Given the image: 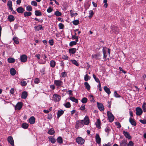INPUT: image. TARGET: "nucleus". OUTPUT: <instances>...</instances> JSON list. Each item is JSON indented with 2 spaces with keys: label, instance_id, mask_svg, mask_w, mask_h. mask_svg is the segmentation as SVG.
<instances>
[{
  "label": "nucleus",
  "instance_id": "1",
  "mask_svg": "<svg viewBox=\"0 0 146 146\" xmlns=\"http://www.w3.org/2000/svg\"><path fill=\"white\" fill-rule=\"evenodd\" d=\"M103 52L104 54L103 58L106 59L108 53L109 56H110V50L109 48H107L106 47L104 48H103Z\"/></svg>",
  "mask_w": 146,
  "mask_h": 146
},
{
  "label": "nucleus",
  "instance_id": "2",
  "mask_svg": "<svg viewBox=\"0 0 146 146\" xmlns=\"http://www.w3.org/2000/svg\"><path fill=\"white\" fill-rule=\"evenodd\" d=\"M61 99L60 96L56 94H54L53 95L52 100L55 102H59Z\"/></svg>",
  "mask_w": 146,
  "mask_h": 146
},
{
  "label": "nucleus",
  "instance_id": "3",
  "mask_svg": "<svg viewBox=\"0 0 146 146\" xmlns=\"http://www.w3.org/2000/svg\"><path fill=\"white\" fill-rule=\"evenodd\" d=\"M84 125L83 120H82L80 121H78L76 123L75 127L76 129H78L80 127H82Z\"/></svg>",
  "mask_w": 146,
  "mask_h": 146
},
{
  "label": "nucleus",
  "instance_id": "4",
  "mask_svg": "<svg viewBox=\"0 0 146 146\" xmlns=\"http://www.w3.org/2000/svg\"><path fill=\"white\" fill-rule=\"evenodd\" d=\"M54 84L57 88H59L63 84V82L60 80H55L54 81Z\"/></svg>",
  "mask_w": 146,
  "mask_h": 146
},
{
  "label": "nucleus",
  "instance_id": "5",
  "mask_svg": "<svg viewBox=\"0 0 146 146\" xmlns=\"http://www.w3.org/2000/svg\"><path fill=\"white\" fill-rule=\"evenodd\" d=\"M107 114L109 121L110 122H112L114 120V116L111 113L110 111H108L107 112Z\"/></svg>",
  "mask_w": 146,
  "mask_h": 146
},
{
  "label": "nucleus",
  "instance_id": "6",
  "mask_svg": "<svg viewBox=\"0 0 146 146\" xmlns=\"http://www.w3.org/2000/svg\"><path fill=\"white\" fill-rule=\"evenodd\" d=\"M76 141L79 144L82 145L84 143L85 140L81 137H78L76 139Z\"/></svg>",
  "mask_w": 146,
  "mask_h": 146
},
{
  "label": "nucleus",
  "instance_id": "7",
  "mask_svg": "<svg viewBox=\"0 0 146 146\" xmlns=\"http://www.w3.org/2000/svg\"><path fill=\"white\" fill-rule=\"evenodd\" d=\"M23 106V103L22 102H18L15 106V110H20Z\"/></svg>",
  "mask_w": 146,
  "mask_h": 146
},
{
  "label": "nucleus",
  "instance_id": "8",
  "mask_svg": "<svg viewBox=\"0 0 146 146\" xmlns=\"http://www.w3.org/2000/svg\"><path fill=\"white\" fill-rule=\"evenodd\" d=\"M97 107L100 111H103L104 110V107L102 103L97 102Z\"/></svg>",
  "mask_w": 146,
  "mask_h": 146
},
{
  "label": "nucleus",
  "instance_id": "9",
  "mask_svg": "<svg viewBox=\"0 0 146 146\" xmlns=\"http://www.w3.org/2000/svg\"><path fill=\"white\" fill-rule=\"evenodd\" d=\"M92 56L93 58L96 60H100L101 59V55L99 53L95 54L92 55Z\"/></svg>",
  "mask_w": 146,
  "mask_h": 146
},
{
  "label": "nucleus",
  "instance_id": "10",
  "mask_svg": "<svg viewBox=\"0 0 146 146\" xmlns=\"http://www.w3.org/2000/svg\"><path fill=\"white\" fill-rule=\"evenodd\" d=\"M136 114L137 115H141L143 113L142 109L139 107H137L136 109Z\"/></svg>",
  "mask_w": 146,
  "mask_h": 146
},
{
  "label": "nucleus",
  "instance_id": "11",
  "mask_svg": "<svg viewBox=\"0 0 146 146\" xmlns=\"http://www.w3.org/2000/svg\"><path fill=\"white\" fill-rule=\"evenodd\" d=\"M20 58L21 61L23 62H25L27 60V57L25 54H23L21 56Z\"/></svg>",
  "mask_w": 146,
  "mask_h": 146
},
{
  "label": "nucleus",
  "instance_id": "12",
  "mask_svg": "<svg viewBox=\"0 0 146 146\" xmlns=\"http://www.w3.org/2000/svg\"><path fill=\"white\" fill-rule=\"evenodd\" d=\"M42 56L43 58V59L44 60H41L39 62V64H44L46 63V58H47V56L45 54H42Z\"/></svg>",
  "mask_w": 146,
  "mask_h": 146
},
{
  "label": "nucleus",
  "instance_id": "13",
  "mask_svg": "<svg viewBox=\"0 0 146 146\" xmlns=\"http://www.w3.org/2000/svg\"><path fill=\"white\" fill-rule=\"evenodd\" d=\"M8 142L12 145V146L14 145V141L13 137L11 136H9L8 137L7 139Z\"/></svg>",
  "mask_w": 146,
  "mask_h": 146
},
{
  "label": "nucleus",
  "instance_id": "14",
  "mask_svg": "<svg viewBox=\"0 0 146 146\" xmlns=\"http://www.w3.org/2000/svg\"><path fill=\"white\" fill-rule=\"evenodd\" d=\"M123 134L126 138L129 139H131V137L128 132L123 131Z\"/></svg>",
  "mask_w": 146,
  "mask_h": 146
},
{
  "label": "nucleus",
  "instance_id": "15",
  "mask_svg": "<svg viewBox=\"0 0 146 146\" xmlns=\"http://www.w3.org/2000/svg\"><path fill=\"white\" fill-rule=\"evenodd\" d=\"M127 140L125 139H123L120 142V146H126L127 143Z\"/></svg>",
  "mask_w": 146,
  "mask_h": 146
},
{
  "label": "nucleus",
  "instance_id": "16",
  "mask_svg": "<svg viewBox=\"0 0 146 146\" xmlns=\"http://www.w3.org/2000/svg\"><path fill=\"white\" fill-rule=\"evenodd\" d=\"M76 50L75 48H71L69 49V52L70 54H74L76 52Z\"/></svg>",
  "mask_w": 146,
  "mask_h": 146
},
{
  "label": "nucleus",
  "instance_id": "17",
  "mask_svg": "<svg viewBox=\"0 0 146 146\" xmlns=\"http://www.w3.org/2000/svg\"><path fill=\"white\" fill-rule=\"evenodd\" d=\"M28 95L27 92L26 91L23 92L22 94L21 98L23 99H25Z\"/></svg>",
  "mask_w": 146,
  "mask_h": 146
},
{
  "label": "nucleus",
  "instance_id": "18",
  "mask_svg": "<svg viewBox=\"0 0 146 146\" xmlns=\"http://www.w3.org/2000/svg\"><path fill=\"white\" fill-rule=\"evenodd\" d=\"M96 139L97 143L98 144H100L101 142V138L98 134H96Z\"/></svg>",
  "mask_w": 146,
  "mask_h": 146
},
{
  "label": "nucleus",
  "instance_id": "19",
  "mask_svg": "<svg viewBox=\"0 0 146 146\" xmlns=\"http://www.w3.org/2000/svg\"><path fill=\"white\" fill-rule=\"evenodd\" d=\"M7 6L9 7V9L12 11L13 10L12 3L11 1L9 0L8 1Z\"/></svg>",
  "mask_w": 146,
  "mask_h": 146
},
{
  "label": "nucleus",
  "instance_id": "20",
  "mask_svg": "<svg viewBox=\"0 0 146 146\" xmlns=\"http://www.w3.org/2000/svg\"><path fill=\"white\" fill-rule=\"evenodd\" d=\"M129 122L131 124L133 125L136 126V123L135 120L132 118L130 117L129 119Z\"/></svg>",
  "mask_w": 146,
  "mask_h": 146
},
{
  "label": "nucleus",
  "instance_id": "21",
  "mask_svg": "<svg viewBox=\"0 0 146 146\" xmlns=\"http://www.w3.org/2000/svg\"><path fill=\"white\" fill-rule=\"evenodd\" d=\"M10 74L12 76L15 75L16 73V71L13 68L10 69Z\"/></svg>",
  "mask_w": 146,
  "mask_h": 146
},
{
  "label": "nucleus",
  "instance_id": "22",
  "mask_svg": "<svg viewBox=\"0 0 146 146\" xmlns=\"http://www.w3.org/2000/svg\"><path fill=\"white\" fill-rule=\"evenodd\" d=\"M95 124L96 127L98 129L100 128L101 121L99 119H97V121L96 122Z\"/></svg>",
  "mask_w": 146,
  "mask_h": 146
},
{
  "label": "nucleus",
  "instance_id": "23",
  "mask_svg": "<svg viewBox=\"0 0 146 146\" xmlns=\"http://www.w3.org/2000/svg\"><path fill=\"white\" fill-rule=\"evenodd\" d=\"M113 32L116 34L118 32L119 29L117 26H114L112 29Z\"/></svg>",
  "mask_w": 146,
  "mask_h": 146
},
{
  "label": "nucleus",
  "instance_id": "24",
  "mask_svg": "<svg viewBox=\"0 0 146 146\" xmlns=\"http://www.w3.org/2000/svg\"><path fill=\"white\" fill-rule=\"evenodd\" d=\"M34 28L35 29V31H37L41 30L42 28V26L41 25H39L36 26Z\"/></svg>",
  "mask_w": 146,
  "mask_h": 146
},
{
  "label": "nucleus",
  "instance_id": "25",
  "mask_svg": "<svg viewBox=\"0 0 146 146\" xmlns=\"http://www.w3.org/2000/svg\"><path fill=\"white\" fill-rule=\"evenodd\" d=\"M24 9L22 7H20L17 9V12L19 13H22L24 11Z\"/></svg>",
  "mask_w": 146,
  "mask_h": 146
},
{
  "label": "nucleus",
  "instance_id": "26",
  "mask_svg": "<svg viewBox=\"0 0 146 146\" xmlns=\"http://www.w3.org/2000/svg\"><path fill=\"white\" fill-rule=\"evenodd\" d=\"M35 121V119L33 116L30 117L29 119V122L31 124H34Z\"/></svg>",
  "mask_w": 146,
  "mask_h": 146
},
{
  "label": "nucleus",
  "instance_id": "27",
  "mask_svg": "<svg viewBox=\"0 0 146 146\" xmlns=\"http://www.w3.org/2000/svg\"><path fill=\"white\" fill-rule=\"evenodd\" d=\"M89 122V118L88 117H86L84 119V121H83L84 124L88 125Z\"/></svg>",
  "mask_w": 146,
  "mask_h": 146
},
{
  "label": "nucleus",
  "instance_id": "28",
  "mask_svg": "<svg viewBox=\"0 0 146 146\" xmlns=\"http://www.w3.org/2000/svg\"><path fill=\"white\" fill-rule=\"evenodd\" d=\"M8 19L10 22H12L14 20L15 18L13 15H10L8 16Z\"/></svg>",
  "mask_w": 146,
  "mask_h": 146
},
{
  "label": "nucleus",
  "instance_id": "29",
  "mask_svg": "<svg viewBox=\"0 0 146 146\" xmlns=\"http://www.w3.org/2000/svg\"><path fill=\"white\" fill-rule=\"evenodd\" d=\"M64 113V111L63 110L58 111L57 113V118H59Z\"/></svg>",
  "mask_w": 146,
  "mask_h": 146
},
{
  "label": "nucleus",
  "instance_id": "30",
  "mask_svg": "<svg viewBox=\"0 0 146 146\" xmlns=\"http://www.w3.org/2000/svg\"><path fill=\"white\" fill-rule=\"evenodd\" d=\"M50 65L51 67L54 68L55 66L56 62L54 60H51L50 62Z\"/></svg>",
  "mask_w": 146,
  "mask_h": 146
},
{
  "label": "nucleus",
  "instance_id": "31",
  "mask_svg": "<svg viewBox=\"0 0 146 146\" xmlns=\"http://www.w3.org/2000/svg\"><path fill=\"white\" fill-rule=\"evenodd\" d=\"M104 89L105 92L107 93L108 95L110 94L111 93V92L110 89L107 86H104Z\"/></svg>",
  "mask_w": 146,
  "mask_h": 146
},
{
  "label": "nucleus",
  "instance_id": "32",
  "mask_svg": "<svg viewBox=\"0 0 146 146\" xmlns=\"http://www.w3.org/2000/svg\"><path fill=\"white\" fill-rule=\"evenodd\" d=\"M84 84L86 88L88 90H89L90 89V86L89 84L87 82L84 83Z\"/></svg>",
  "mask_w": 146,
  "mask_h": 146
},
{
  "label": "nucleus",
  "instance_id": "33",
  "mask_svg": "<svg viewBox=\"0 0 146 146\" xmlns=\"http://www.w3.org/2000/svg\"><path fill=\"white\" fill-rule=\"evenodd\" d=\"M8 62L9 63L14 62L15 61V59L13 58H9L7 59Z\"/></svg>",
  "mask_w": 146,
  "mask_h": 146
},
{
  "label": "nucleus",
  "instance_id": "34",
  "mask_svg": "<svg viewBox=\"0 0 146 146\" xmlns=\"http://www.w3.org/2000/svg\"><path fill=\"white\" fill-rule=\"evenodd\" d=\"M70 100H71L72 102H75L76 103H78V100L75 98L74 97H73L72 96L70 97Z\"/></svg>",
  "mask_w": 146,
  "mask_h": 146
},
{
  "label": "nucleus",
  "instance_id": "35",
  "mask_svg": "<svg viewBox=\"0 0 146 146\" xmlns=\"http://www.w3.org/2000/svg\"><path fill=\"white\" fill-rule=\"evenodd\" d=\"M49 140L50 141L51 143H54L56 142L55 139L54 138L52 137V136H50L48 137Z\"/></svg>",
  "mask_w": 146,
  "mask_h": 146
},
{
  "label": "nucleus",
  "instance_id": "36",
  "mask_svg": "<svg viewBox=\"0 0 146 146\" xmlns=\"http://www.w3.org/2000/svg\"><path fill=\"white\" fill-rule=\"evenodd\" d=\"M31 14V13L30 12H26L24 13V15L25 17L30 16Z\"/></svg>",
  "mask_w": 146,
  "mask_h": 146
},
{
  "label": "nucleus",
  "instance_id": "37",
  "mask_svg": "<svg viewBox=\"0 0 146 146\" xmlns=\"http://www.w3.org/2000/svg\"><path fill=\"white\" fill-rule=\"evenodd\" d=\"M57 141L59 143H62L63 142L62 138L60 137H58L57 139Z\"/></svg>",
  "mask_w": 146,
  "mask_h": 146
},
{
  "label": "nucleus",
  "instance_id": "38",
  "mask_svg": "<svg viewBox=\"0 0 146 146\" xmlns=\"http://www.w3.org/2000/svg\"><path fill=\"white\" fill-rule=\"evenodd\" d=\"M13 40H14L15 44H17L19 43V41L17 37L15 36L14 37H13Z\"/></svg>",
  "mask_w": 146,
  "mask_h": 146
},
{
  "label": "nucleus",
  "instance_id": "39",
  "mask_svg": "<svg viewBox=\"0 0 146 146\" xmlns=\"http://www.w3.org/2000/svg\"><path fill=\"white\" fill-rule=\"evenodd\" d=\"M35 15L36 16H40L42 15L41 12L38 11H35Z\"/></svg>",
  "mask_w": 146,
  "mask_h": 146
},
{
  "label": "nucleus",
  "instance_id": "40",
  "mask_svg": "<svg viewBox=\"0 0 146 146\" xmlns=\"http://www.w3.org/2000/svg\"><path fill=\"white\" fill-rule=\"evenodd\" d=\"M93 78L95 79V80L96 82L99 83H100L99 79L98 78H97L96 76L94 74H93Z\"/></svg>",
  "mask_w": 146,
  "mask_h": 146
},
{
  "label": "nucleus",
  "instance_id": "41",
  "mask_svg": "<svg viewBox=\"0 0 146 146\" xmlns=\"http://www.w3.org/2000/svg\"><path fill=\"white\" fill-rule=\"evenodd\" d=\"M54 131L52 128L51 129L48 131V133L51 135H53L54 133Z\"/></svg>",
  "mask_w": 146,
  "mask_h": 146
},
{
  "label": "nucleus",
  "instance_id": "42",
  "mask_svg": "<svg viewBox=\"0 0 146 146\" xmlns=\"http://www.w3.org/2000/svg\"><path fill=\"white\" fill-rule=\"evenodd\" d=\"M90 78V77L88 76L87 74H86L84 77V80L86 81H88Z\"/></svg>",
  "mask_w": 146,
  "mask_h": 146
},
{
  "label": "nucleus",
  "instance_id": "43",
  "mask_svg": "<svg viewBox=\"0 0 146 146\" xmlns=\"http://www.w3.org/2000/svg\"><path fill=\"white\" fill-rule=\"evenodd\" d=\"M54 15L56 16H60L62 14L59 11H57L55 12Z\"/></svg>",
  "mask_w": 146,
  "mask_h": 146
},
{
  "label": "nucleus",
  "instance_id": "44",
  "mask_svg": "<svg viewBox=\"0 0 146 146\" xmlns=\"http://www.w3.org/2000/svg\"><path fill=\"white\" fill-rule=\"evenodd\" d=\"M22 126L23 128L24 129H26L28 127L29 125L26 123H23Z\"/></svg>",
  "mask_w": 146,
  "mask_h": 146
},
{
  "label": "nucleus",
  "instance_id": "45",
  "mask_svg": "<svg viewBox=\"0 0 146 146\" xmlns=\"http://www.w3.org/2000/svg\"><path fill=\"white\" fill-rule=\"evenodd\" d=\"M64 106L67 108H69L71 106L69 102H68L65 104H64Z\"/></svg>",
  "mask_w": 146,
  "mask_h": 146
},
{
  "label": "nucleus",
  "instance_id": "46",
  "mask_svg": "<svg viewBox=\"0 0 146 146\" xmlns=\"http://www.w3.org/2000/svg\"><path fill=\"white\" fill-rule=\"evenodd\" d=\"M89 14L90 15L88 17L90 19L92 17L93 15H94V13L93 11L92 10H91L89 11Z\"/></svg>",
  "mask_w": 146,
  "mask_h": 146
},
{
  "label": "nucleus",
  "instance_id": "47",
  "mask_svg": "<svg viewBox=\"0 0 146 146\" xmlns=\"http://www.w3.org/2000/svg\"><path fill=\"white\" fill-rule=\"evenodd\" d=\"M87 101H88L87 99L86 98H85V97L83 98L81 100V102L83 103H84V104L86 103L87 102Z\"/></svg>",
  "mask_w": 146,
  "mask_h": 146
},
{
  "label": "nucleus",
  "instance_id": "48",
  "mask_svg": "<svg viewBox=\"0 0 146 146\" xmlns=\"http://www.w3.org/2000/svg\"><path fill=\"white\" fill-rule=\"evenodd\" d=\"M21 84L23 86H25L27 85V83L25 81L22 80L21 82Z\"/></svg>",
  "mask_w": 146,
  "mask_h": 146
},
{
  "label": "nucleus",
  "instance_id": "49",
  "mask_svg": "<svg viewBox=\"0 0 146 146\" xmlns=\"http://www.w3.org/2000/svg\"><path fill=\"white\" fill-rule=\"evenodd\" d=\"M146 103L145 102L143 103L142 106V108L143 111L145 112L146 111V108L145 107Z\"/></svg>",
  "mask_w": 146,
  "mask_h": 146
},
{
  "label": "nucleus",
  "instance_id": "50",
  "mask_svg": "<svg viewBox=\"0 0 146 146\" xmlns=\"http://www.w3.org/2000/svg\"><path fill=\"white\" fill-rule=\"evenodd\" d=\"M72 23L75 25H77L79 23V21L78 20H75L73 21Z\"/></svg>",
  "mask_w": 146,
  "mask_h": 146
},
{
  "label": "nucleus",
  "instance_id": "51",
  "mask_svg": "<svg viewBox=\"0 0 146 146\" xmlns=\"http://www.w3.org/2000/svg\"><path fill=\"white\" fill-rule=\"evenodd\" d=\"M72 63L76 65L77 66H78L79 65V64H78V62L75 60H71Z\"/></svg>",
  "mask_w": 146,
  "mask_h": 146
},
{
  "label": "nucleus",
  "instance_id": "52",
  "mask_svg": "<svg viewBox=\"0 0 146 146\" xmlns=\"http://www.w3.org/2000/svg\"><path fill=\"white\" fill-rule=\"evenodd\" d=\"M77 43L75 41H72L70 42L69 44V45L72 46L74 45H75Z\"/></svg>",
  "mask_w": 146,
  "mask_h": 146
},
{
  "label": "nucleus",
  "instance_id": "53",
  "mask_svg": "<svg viewBox=\"0 0 146 146\" xmlns=\"http://www.w3.org/2000/svg\"><path fill=\"white\" fill-rule=\"evenodd\" d=\"M114 96L116 98H120V96L117 93L116 91H115L114 93Z\"/></svg>",
  "mask_w": 146,
  "mask_h": 146
},
{
  "label": "nucleus",
  "instance_id": "54",
  "mask_svg": "<svg viewBox=\"0 0 146 146\" xmlns=\"http://www.w3.org/2000/svg\"><path fill=\"white\" fill-rule=\"evenodd\" d=\"M27 10L28 11H32V8L31 5H28L26 8Z\"/></svg>",
  "mask_w": 146,
  "mask_h": 146
},
{
  "label": "nucleus",
  "instance_id": "55",
  "mask_svg": "<svg viewBox=\"0 0 146 146\" xmlns=\"http://www.w3.org/2000/svg\"><path fill=\"white\" fill-rule=\"evenodd\" d=\"M59 28L60 29H62L64 28V25L62 23H60L58 24Z\"/></svg>",
  "mask_w": 146,
  "mask_h": 146
},
{
  "label": "nucleus",
  "instance_id": "56",
  "mask_svg": "<svg viewBox=\"0 0 146 146\" xmlns=\"http://www.w3.org/2000/svg\"><path fill=\"white\" fill-rule=\"evenodd\" d=\"M31 5H33L35 6H37V3L35 1H32L31 2Z\"/></svg>",
  "mask_w": 146,
  "mask_h": 146
},
{
  "label": "nucleus",
  "instance_id": "57",
  "mask_svg": "<svg viewBox=\"0 0 146 146\" xmlns=\"http://www.w3.org/2000/svg\"><path fill=\"white\" fill-rule=\"evenodd\" d=\"M104 3L105 4L104 5V6L105 8H107L108 7V4L107 3V0H104L103 1Z\"/></svg>",
  "mask_w": 146,
  "mask_h": 146
},
{
  "label": "nucleus",
  "instance_id": "58",
  "mask_svg": "<svg viewBox=\"0 0 146 146\" xmlns=\"http://www.w3.org/2000/svg\"><path fill=\"white\" fill-rule=\"evenodd\" d=\"M127 145V146H133L134 143L132 141H131L129 142Z\"/></svg>",
  "mask_w": 146,
  "mask_h": 146
},
{
  "label": "nucleus",
  "instance_id": "59",
  "mask_svg": "<svg viewBox=\"0 0 146 146\" xmlns=\"http://www.w3.org/2000/svg\"><path fill=\"white\" fill-rule=\"evenodd\" d=\"M61 75L63 77H65L67 76V73L65 72H63L61 73Z\"/></svg>",
  "mask_w": 146,
  "mask_h": 146
},
{
  "label": "nucleus",
  "instance_id": "60",
  "mask_svg": "<svg viewBox=\"0 0 146 146\" xmlns=\"http://www.w3.org/2000/svg\"><path fill=\"white\" fill-rule=\"evenodd\" d=\"M140 122L143 124H146V120L143 119H140L139 120Z\"/></svg>",
  "mask_w": 146,
  "mask_h": 146
},
{
  "label": "nucleus",
  "instance_id": "61",
  "mask_svg": "<svg viewBox=\"0 0 146 146\" xmlns=\"http://www.w3.org/2000/svg\"><path fill=\"white\" fill-rule=\"evenodd\" d=\"M49 43L51 45H53L54 44V41L53 40L51 39L49 41Z\"/></svg>",
  "mask_w": 146,
  "mask_h": 146
},
{
  "label": "nucleus",
  "instance_id": "62",
  "mask_svg": "<svg viewBox=\"0 0 146 146\" xmlns=\"http://www.w3.org/2000/svg\"><path fill=\"white\" fill-rule=\"evenodd\" d=\"M39 82V80L38 78H36L34 82L35 84H38V83Z\"/></svg>",
  "mask_w": 146,
  "mask_h": 146
},
{
  "label": "nucleus",
  "instance_id": "63",
  "mask_svg": "<svg viewBox=\"0 0 146 146\" xmlns=\"http://www.w3.org/2000/svg\"><path fill=\"white\" fill-rule=\"evenodd\" d=\"M53 10L50 7H49L47 10V11L48 13L51 12Z\"/></svg>",
  "mask_w": 146,
  "mask_h": 146
},
{
  "label": "nucleus",
  "instance_id": "64",
  "mask_svg": "<svg viewBox=\"0 0 146 146\" xmlns=\"http://www.w3.org/2000/svg\"><path fill=\"white\" fill-rule=\"evenodd\" d=\"M15 92L14 89L13 88H12L10 91V93L12 94H13Z\"/></svg>",
  "mask_w": 146,
  "mask_h": 146
}]
</instances>
